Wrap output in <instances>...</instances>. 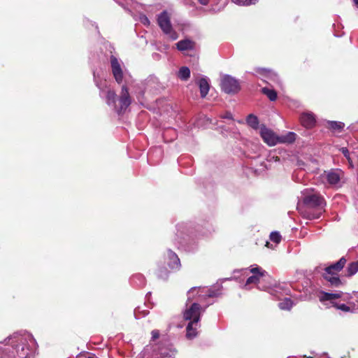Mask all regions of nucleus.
Segmentation results:
<instances>
[{
    "label": "nucleus",
    "instance_id": "obj_2",
    "mask_svg": "<svg viewBox=\"0 0 358 358\" xmlns=\"http://www.w3.org/2000/svg\"><path fill=\"white\" fill-rule=\"evenodd\" d=\"M347 260L343 257L338 262L334 263L324 268L322 274L323 278L329 282L331 286L338 287L342 285V282L339 278L338 273L344 267Z\"/></svg>",
    "mask_w": 358,
    "mask_h": 358
},
{
    "label": "nucleus",
    "instance_id": "obj_28",
    "mask_svg": "<svg viewBox=\"0 0 358 358\" xmlns=\"http://www.w3.org/2000/svg\"><path fill=\"white\" fill-rule=\"evenodd\" d=\"M261 276L257 275H253L247 279L245 286L250 284H257Z\"/></svg>",
    "mask_w": 358,
    "mask_h": 358
},
{
    "label": "nucleus",
    "instance_id": "obj_37",
    "mask_svg": "<svg viewBox=\"0 0 358 358\" xmlns=\"http://www.w3.org/2000/svg\"><path fill=\"white\" fill-rule=\"evenodd\" d=\"M199 3L202 5H207L208 3L209 0H198Z\"/></svg>",
    "mask_w": 358,
    "mask_h": 358
},
{
    "label": "nucleus",
    "instance_id": "obj_27",
    "mask_svg": "<svg viewBox=\"0 0 358 358\" xmlns=\"http://www.w3.org/2000/svg\"><path fill=\"white\" fill-rule=\"evenodd\" d=\"M270 239L275 243H279L281 241V236L278 231H273L270 234Z\"/></svg>",
    "mask_w": 358,
    "mask_h": 358
},
{
    "label": "nucleus",
    "instance_id": "obj_13",
    "mask_svg": "<svg viewBox=\"0 0 358 358\" xmlns=\"http://www.w3.org/2000/svg\"><path fill=\"white\" fill-rule=\"evenodd\" d=\"M168 256L170 260L169 262V267L173 269L178 268L180 266V262L178 255L171 250H169Z\"/></svg>",
    "mask_w": 358,
    "mask_h": 358
},
{
    "label": "nucleus",
    "instance_id": "obj_15",
    "mask_svg": "<svg viewBox=\"0 0 358 358\" xmlns=\"http://www.w3.org/2000/svg\"><path fill=\"white\" fill-rule=\"evenodd\" d=\"M199 86L200 90L201 96L205 98L208 93L210 86L206 78H201L199 80Z\"/></svg>",
    "mask_w": 358,
    "mask_h": 358
},
{
    "label": "nucleus",
    "instance_id": "obj_30",
    "mask_svg": "<svg viewBox=\"0 0 358 358\" xmlns=\"http://www.w3.org/2000/svg\"><path fill=\"white\" fill-rule=\"evenodd\" d=\"M250 271L254 275H259V276H264L265 275V273H266L265 271H263L259 267L252 268H251Z\"/></svg>",
    "mask_w": 358,
    "mask_h": 358
},
{
    "label": "nucleus",
    "instance_id": "obj_41",
    "mask_svg": "<svg viewBox=\"0 0 358 358\" xmlns=\"http://www.w3.org/2000/svg\"><path fill=\"white\" fill-rule=\"evenodd\" d=\"M208 296L209 297H212V296H214V294H213V292H210V293H209V294H208Z\"/></svg>",
    "mask_w": 358,
    "mask_h": 358
},
{
    "label": "nucleus",
    "instance_id": "obj_8",
    "mask_svg": "<svg viewBox=\"0 0 358 358\" xmlns=\"http://www.w3.org/2000/svg\"><path fill=\"white\" fill-rule=\"evenodd\" d=\"M260 134L264 141L270 146L275 145L278 143V136L265 127L261 128Z\"/></svg>",
    "mask_w": 358,
    "mask_h": 358
},
{
    "label": "nucleus",
    "instance_id": "obj_11",
    "mask_svg": "<svg viewBox=\"0 0 358 358\" xmlns=\"http://www.w3.org/2000/svg\"><path fill=\"white\" fill-rule=\"evenodd\" d=\"M301 122L303 126L306 128H311L315 125V119L311 113H303L300 117Z\"/></svg>",
    "mask_w": 358,
    "mask_h": 358
},
{
    "label": "nucleus",
    "instance_id": "obj_42",
    "mask_svg": "<svg viewBox=\"0 0 358 358\" xmlns=\"http://www.w3.org/2000/svg\"><path fill=\"white\" fill-rule=\"evenodd\" d=\"M162 358V357H161Z\"/></svg>",
    "mask_w": 358,
    "mask_h": 358
},
{
    "label": "nucleus",
    "instance_id": "obj_9",
    "mask_svg": "<svg viewBox=\"0 0 358 358\" xmlns=\"http://www.w3.org/2000/svg\"><path fill=\"white\" fill-rule=\"evenodd\" d=\"M110 64L113 75L117 83H121L123 80V72L117 59L112 55L110 57Z\"/></svg>",
    "mask_w": 358,
    "mask_h": 358
},
{
    "label": "nucleus",
    "instance_id": "obj_26",
    "mask_svg": "<svg viewBox=\"0 0 358 358\" xmlns=\"http://www.w3.org/2000/svg\"><path fill=\"white\" fill-rule=\"evenodd\" d=\"M333 306L343 312H352V308L349 306V304L346 305L344 303H335Z\"/></svg>",
    "mask_w": 358,
    "mask_h": 358
},
{
    "label": "nucleus",
    "instance_id": "obj_3",
    "mask_svg": "<svg viewBox=\"0 0 358 358\" xmlns=\"http://www.w3.org/2000/svg\"><path fill=\"white\" fill-rule=\"evenodd\" d=\"M303 203L308 207L317 208L319 210H321L325 206L324 199L317 192H313L310 194H305L303 198ZM321 211L317 214H309L307 218L310 220L317 219L321 215Z\"/></svg>",
    "mask_w": 358,
    "mask_h": 358
},
{
    "label": "nucleus",
    "instance_id": "obj_16",
    "mask_svg": "<svg viewBox=\"0 0 358 358\" xmlns=\"http://www.w3.org/2000/svg\"><path fill=\"white\" fill-rule=\"evenodd\" d=\"M296 134L294 132H288L285 135L278 136V143H291L295 141Z\"/></svg>",
    "mask_w": 358,
    "mask_h": 358
},
{
    "label": "nucleus",
    "instance_id": "obj_33",
    "mask_svg": "<svg viewBox=\"0 0 358 358\" xmlns=\"http://www.w3.org/2000/svg\"><path fill=\"white\" fill-rule=\"evenodd\" d=\"M341 151L342 152V153L344 155V156L348 159L350 160V152L348 151V150L346 148H341Z\"/></svg>",
    "mask_w": 358,
    "mask_h": 358
},
{
    "label": "nucleus",
    "instance_id": "obj_5",
    "mask_svg": "<svg viewBox=\"0 0 358 358\" xmlns=\"http://www.w3.org/2000/svg\"><path fill=\"white\" fill-rule=\"evenodd\" d=\"M220 85L222 90L227 94H236L240 90L238 80L229 75L222 78Z\"/></svg>",
    "mask_w": 358,
    "mask_h": 358
},
{
    "label": "nucleus",
    "instance_id": "obj_6",
    "mask_svg": "<svg viewBox=\"0 0 358 358\" xmlns=\"http://www.w3.org/2000/svg\"><path fill=\"white\" fill-rule=\"evenodd\" d=\"M201 315V307L197 303H194L184 312V318L192 322H199Z\"/></svg>",
    "mask_w": 358,
    "mask_h": 358
},
{
    "label": "nucleus",
    "instance_id": "obj_39",
    "mask_svg": "<svg viewBox=\"0 0 358 358\" xmlns=\"http://www.w3.org/2000/svg\"><path fill=\"white\" fill-rule=\"evenodd\" d=\"M355 3V4L357 6L358 8V0H352Z\"/></svg>",
    "mask_w": 358,
    "mask_h": 358
},
{
    "label": "nucleus",
    "instance_id": "obj_12",
    "mask_svg": "<svg viewBox=\"0 0 358 358\" xmlns=\"http://www.w3.org/2000/svg\"><path fill=\"white\" fill-rule=\"evenodd\" d=\"M199 326V322H189L186 328L187 338L189 339H193L195 338L197 336V329Z\"/></svg>",
    "mask_w": 358,
    "mask_h": 358
},
{
    "label": "nucleus",
    "instance_id": "obj_34",
    "mask_svg": "<svg viewBox=\"0 0 358 358\" xmlns=\"http://www.w3.org/2000/svg\"><path fill=\"white\" fill-rule=\"evenodd\" d=\"M141 22L143 23L145 25H149L150 24V20H148V18L145 15L142 16L141 17Z\"/></svg>",
    "mask_w": 358,
    "mask_h": 358
},
{
    "label": "nucleus",
    "instance_id": "obj_19",
    "mask_svg": "<svg viewBox=\"0 0 358 358\" xmlns=\"http://www.w3.org/2000/svg\"><path fill=\"white\" fill-rule=\"evenodd\" d=\"M328 127L335 131H341L345 127V124L341 122L329 121Z\"/></svg>",
    "mask_w": 358,
    "mask_h": 358
},
{
    "label": "nucleus",
    "instance_id": "obj_18",
    "mask_svg": "<svg viewBox=\"0 0 358 358\" xmlns=\"http://www.w3.org/2000/svg\"><path fill=\"white\" fill-rule=\"evenodd\" d=\"M358 271V261L351 262L346 268L345 275L351 277Z\"/></svg>",
    "mask_w": 358,
    "mask_h": 358
},
{
    "label": "nucleus",
    "instance_id": "obj_23",
    "mask_svg": "<svg viewBox=\"0 0 358 358\" xmlns=\"http://www.w3.org/2000/svg\"><path fill=\"white\" fill-rule=\"evenodd\" d=\"M293 306V303L291 299H285L282 301L280 302L278 306L282 310H290Z\"/></svg>",
    "mask_w": 358,
    "mask_h": 358
},
{
    "label": "nucleus",
    "instance_id": "obj_14",
    "mask_svg": "<svg viewBox=\"0 0 358 358\" xmlns=\"http://www.w3.org/2000/svg\"><path fill=\"white\" fill-rule=\"evenodd\" d=\"M176 46L180 51L193 50L194 48V42L189 39L182 40L176 43Z\"/></svg>",
    "mask_w": 358,
    "mask_h": 358
},
{
    "label": "nucleus",
    "instance_id": "obj_7",
    "mask_svg": "<svg viewBox=\"0 0 358 358\" xmlns=\"http://www.w3.org/2000/svg\"><path fill=\"white\" fill-rule=\"evenodd\" d=\"M131 103V99L128 89L126 86H122L120 97L119 99V106L115 104V108L118 113L124 111Z\"/></svg>",
    "mask_w": 358,
    "mask_h": 358
},
{
    "label": "nucleus",
    "instance_id": "obj_36",
    "mask_svg": "<svg viewBox=\"0 0 358 358\" xmlns=\"http://www.w3.org/2000/svg\"><path fill=\"white\" fill-rule=\"evenodd\" d=\"M223 118H227V119H232V115L231 113H226V114L222 116Z\"/></svg>",
    "mask_w": 358,
    "mask_h": 358
},
{
    "label": "nucleus",
    "instance_id": "obj_24",
    "mask_svg": "<svg viewBox=\"0 0 358 358\" xmlns=\"http://www.w3.org/2000/svg\"><path fill=\"white\" fill-rule=\"evenodd\" d=\"M341 297V294H332V293H327V292H323L322 296H320V301H329L334 299H338Z\"/></svg>",
    "mask_w": 358,
    "mask_h": 358
},
{
    "label": "nucleus",
    "instance_id": "obj_31",
    "mask_svg": "<svg viewBox=\"0 0 358 358\" xmlns=\"http://www.w3.org/2000/svg\"><path fill=\"white\" fill-rule=\"evenodd\" d=\"M162 358H175L174 354L173 352L166 350L161 352Z\"/></svg>",
    "mask_w": 358,
    "mask_h": 358
},
{
    "label": "nucleus",
    "instance_id": "obj_32",
    "mask_svg": "<svg viewBox=\"0 0 358 358\" xmlns=\"http://www.w3.org/2000/svg\"><path fill=\"white\" fill-rule=\"evenodd\" d=\"M168 271L167 269L164 268L162 271H160L158 273V277L162 279H166L168 278Z\"/></svg>",
    "mask_w": 358,
    "mask_h": 358
},
{
    "label": "nucleus",
    "instance_id": "obj_38",
    "mask_svg": "<svg viewBox=\"0 0 358 358\" xmlns=\"http://www.w3.org/2000/svg\"><path fill=\"white\" fill-rule=\"evenodd\" d=\"M196 287H192L190 289V290L188 292V294H190L191 292H193L196 290Z\"/></svg>",
    "mask_w": 358,
    "mask_h": 358
},
{
    "label": "nucleus",
    "instance_id": "obj_4",
    "mask_svg": "<svg viewBox=\"0 0 358 358\" xmlns=\"http://www.w3.org/2000/svg\"><path fill=\"white\" fill-rule=\"evenodd\" d=\"M157 22L159 26L165 34L169 35L172 40H176L178 38V34L173 29L170 17L166 11H163L158 16Z\"/></svg>",
    "mask_w": 358,
    "mask_h": 358
},
{
    "label": "nucleus",
    "instance_id": "obj_22",
    "mask_svg": "<svg viewBox=\"0 0 358 358\" xmlns=\"http://www.w3.org/2000/svg\"><path fill=\"white\" fill-rule=\"evenodd\" d=\"M107 103L113 105L114 107L116 102V94L114 91L108 90L106 95Z\"/></svg>",
    "mask_w": 358,
    "mask_h": 358
},
{
    "label": "nucleus",
    "instance_id": "obj_25",
    "mask_svg": "<svg viewBox=\"0 0 358 358\" xmlns=\"http://www.w3.org/2000/svg\"><path fill=\"white\" fill-rule=\"evenodd\" d=\"M262 92L266 94L271 101H275L277 99V93L273 90L266 87L262 88Z\"/></svg>",
    "mask_w": 358,
    "mask_h": 358
},
{
    "label": "nucleus",
    "instance_id": "obj_29",
    "mask_svg": "<svg viewBox=\"0 0 358 358\" xmlns=\"http://www.w3.org/2000/svg\"><path fill=\"white\" fill-rule=\"evenodd\" d=\"M255 0H232V2L239 6H248L255 3Z\"/></svg>",
    "mask_w": 358,
    "mask_h": 358
},
{
    "label": "nucleus",
    "instance_id": "obj_21",
    "mask_svg": "<svg viewBox=\"0 0 358 358\" xmlns=\"http://www.w3.org/2000/svg\"><path fill=\"white\" fill-rule=\"evenodd\" d=\"M247 123L252 128L257 129L259 125V120L258 118L250 114L247 117Z\"/></svg>",
    "mask_w": 358,
    "mask_h": 358
},
{
    "label": "nucleus",
    "instance_id": "obj_1",
    "mask_svg": "<svg viewBox=\"0 0 358 358\" xmlns=\"http://www.w3.org/2000/svg\"><path fill=\"white\" fill-rule=\"evenodd\" d=\"M12 340V346L3 348L0 344V358H30L32 355V350L30 348L29 343H33V338L31 336H13L8 338Z\"/></svg>",
    "mask_w": 358,
    "mask_h": 358
},
{
    "label": "nucleus",
    "instance_id": "obj_35",
    "mask_svg": "<svg viewBox=\"0 0 358 358\" xmlns=\"http://www.w3.org/2000/svg\"><path fill=\"white\" fill-rule=\"evenodd\" d=\"M159 336V333L157 330H153L152 331V338L153 340L158 338Z\"/></svg>",
    "mask_w": 358,
    "mask_h": 358
},
{
    "label": "nucleus",
    "instance_id": "obj_10",
    "mask_svg": "<svg viewBox=\"0 0 358 358\" xmlns=\"http://www.w3.org/2000/svg\"><path fill=\"white\" fill-rule=\"evenodd\" d=\"M342 172L340 170H331L324 173L325 178L330 185H337L341 176Z\"/></svg>",
    "mask_w": 358,
    "mask_h": 358
},
{
    "label": "nucleus",
    "instance_id": "obj_17",
    "mask_svg": "<svg viewBox=\"0 0 358 358\" xmlns=\"http://www.w3.org/2000/svg\"><path fill=\"white\" fill-rule=\"evenodd\" d=\"M354 296L356 298L355 301H352V299H354V296L349 294H348L344 299L345 301H348V304H349V306L352 308V312L358 309V294H355Z\"/></svg>",
    "mask_w": 358,
    "mask_h": 358
},
{
    "label": "nucleus",
    "instance_id": "obj_40",
    "mask_svg": "<svg viewBox=\"0 0 358 358\" xmlns=\"http://www.w3.org/2000/svg\"><path fill=\"white\" fill-rule=\"evenodd\" d=\"M265 71H266V69H259V70H258V72H259V73L265 72Z\"/></svg>",
    "mask_w": 358,
    "mask_h": 358
},
{
    "label": "nucleus",
    "instance_id": "obj_20",
    "mask_svg": "<svg viewBox=\"0 0 358 358\" xmlns=\"http://www.w3.org/2000/svg\"><path fill=\"white\" fill-rule=\"evenodd\" d=\"M190 76V70L186 66L180 69L178 77L183 80H187Z\"/></svg>",
    "mask_w": 358,
    "mask_h": 358
}]
</instances>
